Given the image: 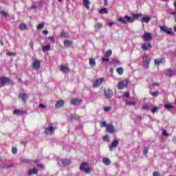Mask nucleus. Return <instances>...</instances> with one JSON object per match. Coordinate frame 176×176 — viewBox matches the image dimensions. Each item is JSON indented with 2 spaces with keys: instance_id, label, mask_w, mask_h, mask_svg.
Masks as SVG:
<instances>
[{
  "instance_id": "f257e3e1",
  "label": "nucleus",
  "mask_w": 176,
  "mask_h": 176,
  "mask_svg": "<svg viewBox=\"0 0 176 176\" xmlns=\"http://www.w3.org/2000/svg\"><path fill=\"white\" fill-rule=\"evenodd\" d=\"M57 130V125L50 124V125L45 128V134L52 135V134H54V131Z\"/></svg>"
},
{
  "instance_id": "f03ea898",
  "label": "nucleus",
  "mask_w": 176,
  "mask_h": 176,
  "mask_svg": "<svg viewBox=\"0 0 176 176\" xmlns=\"http://www.w3.org/2000/svg\"><path fill=\"white\" fill-rule=\"evenodd\" d=\"M118 21H120L122 24L126 25L127 23H134V18L125 15L123 18H118Z\"/></svg>"
},
{
  "instance_id": "7ed1b4c3",
  "label": "nucleus",
  "mask_w": 176,
  "mask_h": 176,
  "mask_svg": "<svg viewBox=\"0 0 176 176\" xmlns=\"http://www.w3.org/2000/svg\"><path fill=\"white\" fill-rule=\"evenodd\" d=\"M0 83L1 86L3 87L6 85H12L13 83V81H12V80H10L8 77H0Z\"/></svg>"
},
{
  "instance_id": "20e7f679",
  "label": "nucleus",
  "mask_w": 176,
  "mask_h": 176,
  "mask_svg": "<svg viewBox=\"0 0 176 176\" xmlns=\"http://www.w3.org/2000/svg\"><path fill=\"white\" fill-rule=\"evenodd\" d=\"M142 60H143L144 68H149V64L151 63V60L149 59V56H148V54H144L142 56Z\"/></svg>"
},
{
  "instance_id": "39448f33",
  "label": "nucleus",
  "mask_w": 176,
  "mask_h": 176,
  "mask_svg": "<svg viewBox=\"0 0 176 176\" xmlns=\"http://www.w3.org/2000/svg\"><path fill=\"white\" fill-rule=\"evenodd\" d=\"M130 81L128 79L122 80L120 81L117 85L118 89L119 90H122V89H124V87H127Z\"/></svg>"
},
{
  "instance_id": "423d86ee",
  "label": "nucleus",
  "mask_w": 176,
  "mask_h": 176,
  "mask_svg": "<svg viewBox=\"0 0 176 176\" xmlns=\"http://www.w3.org/2000/svg\"><path fill=\"white\" fill-rule=\"evenodd\" d=\"M86 166H87V162H82L81 163L79 168L81 171L85 173V174H89L91 173V169L89 167L86 168Z\"/></svg>"
},
{
  "instance_id": "0eeeda50",
  "label": "nucleus",
  "mask_w": 176,
  "mask_h": 176,
  "mask_svg": "<svg viewBox=\"0 0 176 176\" xmlns=\"http://www.w3.org/2000/svg\"><path fill=\"white\" fill-rule=\"evenodd\" d=\"M58 164L61 166L62 167H67V166H69L71 164V160L64 159V160H59L58 161Z\"/></svg>"
},
{
  "instance_id": "6e6552de",
  "label": "nucleus",
  "mask_w": 176,
  "mask_h": 176,
  "mask_svg": "<svg viewBox=\"0 0 176 176\" xmlns=\"http://www.w3.org/2000/svg\"><path fill=\"white\" fill-rule=\"evenodd\" d=\"M104 94L105 98H112V97L113 96V92L109 89H104Z\"/></svg>"
},
{
  "instance_id": "1a4fd4ad",
  "label": "nucleus",
  "mask_w": 176,
  "mask_h": 176,
  "mask_svg": "<svg viewBox=\"0 0 176 176\" xmlns=\"http://www.w3.org/2000/svg\"><path fill=\"white\" fill-rule=\"evenodd\" d=\"M41 67V60L38 59H34L33 63H32V68L33 69H36V71H38Z\"/></svg>"
},
{
  "instance_id": "9d476101",
  "label": "nucleus",
  "mask_w": 176,
  "mask_h": 176,
  "mask_svg": "<svg viewBox=\"0 0 176 176\" xmlns=\"http://www.w3.org/2000/svg\"><path fill=\"white\" fill-rule=\"evenodd\" d=\"M118 145H119V141L118 140H113L109 146V151L112 152V151H113V148H116Z\"/></svg>"
},
{
  "instance_id": "9b49d317",
  "label": "nucleus",
  "mask_w": 176,
  "mask_h": 176,
  "mask_svg": "<svg viewBox=\"0 0 176 176\" xmlns=\"http://www.w3.org/2000/svg\"><path fill=\"white\" fill-rule=\"evenodd\" d=\"M102 82H104V78H97L93 85V87H98V86H100Z\"/></svg>"
},
{
  "instance_id": "f8f14e48",
  "label": "nucleus",
  "mask_w": 176,
  "mask_h": 176,
  "mask_svg": "<svg viewBox=\"0 0 176 176\" xmlns=\"http://www.w3.org/2000/svg\"><path fill=\"white\" fill-rule=\"evenodd\" d=\"M166 63V58H161L160 59H155L154 64L155 65L159 66L160 64H164Z\"/></svg>"
},
{
  "instance_id": "ddd939ff",
  "label": "nucleus",
  "mask_w": 176,
  "mask_h": 176,
  "mask_svg": "<svg viewBox=\"0 0 176 176\" xmlns=\"http://www.w3.org/2000/svg\"><path fill=\"white\" fill-rule=\"evenodd\" d=\"M160 28L162 32H166L168 35H170V34H173L171 29L168 30V28L166 26H160Z\"/></svg>"
},
{
  "instance_id": "4468645a",
  "label": "nucleus",
  "mask_w": 176,
  "mask_h": 176,
  "mask_svg": "<svg viewBox=\"0 0 176 176\" xmlns=\"http://www.w3.org/2000/svg\"><path fill=\"white\" fill-rule=\"evenodd\" d=\"M148 49H152V45L151 43H146L142 45V50L144 51H146Z\"/></svg>"
},
{
  "instance_id": "2eb2a0df",
  "label": "nucleus",
  "mask_w": 176,
  "mask_h": 176,
  "mask_svg": "<svg viewBox=\"0 0 176 176\" xmlns=\"http://www.w3.org/2000/svg\"><path fill=\"white\" fill-rule=\"evenodd\" d=\"M81 103H82V99L75 98V99H72L70 101V104L72 105H78V104H81Z\"/></svg>"
},
{
  "instance_id": "dca6fc26",
  "label": "nucleus",
  "mask_w": 176,
  "mask_h": 176,
  "mask_svg": "<svg viewBox=\"0 0 176 176\" xmlns=\"http://www.w3.org/2000/svg\"><path fill=\"white\" fill-rule=\"evenodd\" d=\"M107 131L110 134H112V133H115V127L112 124H109L107 126Z\"/></svg>"
},
{
  "instance_id": "f3484780",
  "label": "nucleus",
  "mask_w": 176,
  "mask_h": 176,
  "mask_svg": "<svg viewBox=\"0 0 176 176\" xmlns=\"http://www.w3.org/2000/svg\"><path fill=\"white\" fill-rule=\"evenodd\" d=\"M142 38H144V39L148 42L149 41H152V35L151 34V33H145Z\"/></svg>"
},
{
  "instance_id": "a211bd4d",
  "label": "nucleus",
  "mask_w": 176,
  "mask_h": 176,
  "mask_svg": "<svg viewBox=\"0 0 176 176\" xmlns=\"http://www.w3.org/2000/svg\"><path fill=\"white\" fill-rule=\"evenodd\" d=\"M174 74H175V72H174L171 69H167L166 70V76H169V78H171L172 76H173Z\"/></svg>"
},
{
  "instance_id": "6ab92c4d",
  "label": "nucleus",
  "mask_w": 176,
  "mask_h": 176,
  "mask_svg": "<svg viewBox=\"0 0 176 176\" xmlns=\"http://www.w3.org/2000/svg\"><path fill=\"white\" fill-rule=\"evenodd\" d=\"M24 113H25V111L23 109H15L14 111H13V114L14 115H24Z\"/></svg>"
},
{
  "instance_id": "aec40b11",
  "label": "nucleus",
  "mask_w": 176,
  "mask_h": 176,
  "mask_svg": "<svg viewBox=\"0 0 176 176\" xmlns=\"http://www.w3.org/2000/svg\"><path fill=\"white\" fill-rule=\"evenodd\" d=\"M19 98H21L23 102H25L27 101V98H28V96L26 94H20L19 96Z\"/></svg>"
},
{
  "instance_id": "412c9836",
  "label": "nucleus",
  "mask_w": 176,
  "mask_h": 176,
  "mask_svg": "<svg viewBox=\"0 0 176 176\" xmlns=\"http://www.w3.org/2000/svg\"><path fill=\"white\" fill-rule=\"evenodd\" d=\"M72 43H74L73 41H69V40H65L63 42V45L65 47H68L69 46L72 45Z\"/></svg>"
},
{
  "instance_id": "4be33fe9",
  "label": "nucleus",
  "mask_w": 176,
  "mask_h": 176,
  "mask_svg": "<svg viewBox=\"0 0 176 176\" xmlns=\"http://www.w3.org/2000/svg\"><path fill=\"white\" fill-rule=\"evenodd\" d=\"M65 104L64 100H58L56 102L55 107L56 108H61Z\"/></svg>"
},
{
  "instance_id": "5701e85b",
  "label": "nucleus",
  "mask_w": 176,
  "mask_h": 176,
  "mask_svg": "<svg viewBox=\"0 0 176 176\" xmlns=\"http://www.w3.org/2000/svg\"><path fill=\"white\" fill-rule=\"evenodd\" d=\"M60 69L62 72H63V74H65L68 72V71H69V68H68V66L65 65H61Z\"/></svg>"
},
{
  "instance_id": "b1692460",
  "label": "nucleus",
  "mask_w": 176,
  "mask_h": 176,
  "mask_svg": "<svg viewBox=\"0 0 176 176\" xmlns=\"http://www.w3.org/2000/svg\"><path fill=\"white\" fill-rule=\"evenodd\" d=\"M84 6L89 10L90 9V1L89 0H82Z\"/></svg>"
},
{
  "instance_id": "393cba45",
  "label": "nucleus",
  "mask_w": 176,
  "mask_h": 176,
  "mask_svg": "<svg viewBox=\"0 0 176 176\" xmlns=\"http://www.w3.org/2000/svg\"><path fill=\"white\" fill-rule=\"evenodd\" d=\"M102 162L105 166H109V164H111V160L109 158L104 157L102 159Z\"/></svg>"
},
{
  "instance_id": "a878e982",
  "label": "nucleus",
  "mask_w": 176,
  "mask_h": 176,
  "mask_svg": "<svg viewBox=\"0 0 176 176\" xmlns=\"http://www.w3.org/2000/svg\"><path fill=\"white\" fill-rule=\"evenodd\" d=\"M89 65L90 67H96V59L91 58L89 59Z\"/></svg>"
},
{
  "instance_id": "bb28decb",
  "label": "nucleus",
  "mask_w": 176,
  "mask_h": 176,
  "mask_svg": "<svg viewBox=\"0 0 176 176\" xmlns=\"http://www.w3.org/2000/svg\"><path fill=\"white\" fill-rule=\"evenodd\" d=\"M141 21H142V23H148L151 21V18L149 16L143 17V18H142Z\"/></svg>"
},
{
  "instance_id": "cd10ccee",
  "label": "nucleus",
  "mask_w": 176,
  "mask_h": 176,
  "mask_svg": "<svg viewBox=\"0 0 176 176\" xmlns=\"http://www.w3.org/2000/svg\"><path fill=\"white\" fill-rule=\"evenodd\" d=\"M32 174H38L36 168L30 169L28 172V175H32Z\"/></svg>"
},
{
  "instance_id": "c85d7f7f",
  "label": "nucleus",
  "mask_w": 176,
  "mask_h": 176,
  "mask_svg": "<svg viewBox=\"0 0 176 176\" xmlns=\"http://www.w3.org/2000/svg\"><path fill=\"white\" fill-rule=\"evenodd\" d=\"M21 163H22L23 164H29V163H31V160L23 158V159H21Z\"/></svg>"
},
{
  "instance_id": "c756f323",
  "label": "nucleus",
  "mask_w": 176,
  "mask_h": 176,
  "mask_svg": "<svg viewBox=\"0 0 176 176\" xmlns=\"http://www.w3.org/2000/svg\"><path fill=\"white\" fill-rule=\"evenodd\" d=\"M60 36L62 38H69V35L68 34V32H66L64 31L61 32Z\"/></svg>"
},
{
  "instance_id": "7c9ffc66",
  "label": "nucleus",
  "mask_w": 176,
  "mask_h": 176,
  "mask_svg": "<svg viewBox=\"0 0 176 176\" xmlns=\"http://www.w3.org/2000/svg\"><path fill=\"white\" fill-rule=\"evenodd\" d=\"M132 19H134V20H137V19H140V17H142V14H133Z\"/></svg>"
},
{
  "instance_id": "2f4dec72",
  "label": "nucleus",
  "mask_w": 176,
  "mask_h": 176,
  "mask_svg": "<svg viewBox=\"0 0 176 176\" xmlns=\"http://www.w3.org/2000/svg\"><path fill=\"white\" fill-rule=\"evenodd\" d=\"M70 119L71 120H76L77 119H79V116L76 114H72L70 115Z\"/></svg>"
},
{
  "instance_id": "473e14b6",
  "label": "nucleus",
  "mask_w": 176,
  "mask_h": 176,
  "mask_svg": "<svg viewBox=\"0 0 176 176\" xmlns=\"http://www.w3.org/2000/svg\"><path fill=\"white\" fill-rule=\"evenodd\" d=\"M112 56V50H109L108 51H107L104 54V57H111Z\"/></svg>"
},
{
  "instance_id": "72a5a7b5",
  "label": "nucleus",
  "mask_w": 176,
  "mask_h": 176,
  "mask_svg": "<svg viewBox=\"0 0 176 176\" xmlns=\"http://www.w3.org/2000/svg\"><path fill=\"white\" fill-rule=\"evenodd\" d=\"M95 30H100V28H102V24L101 23H97L94 25Z\"/></svg>"
},
{
  "instance_id": "f704fd0d",
  "label": "nucleus",
  "mask_w": 176,
  "mask_h": 176,
  "mask_svg": "<svg viewBox=\"0 0 176 176\" xmlns=\"http://www.w3.org/2000/svg\"><path fill=\"white\" fill-rule=\"evenodd\" d=\"M42 50L43 52H49V50H50V45L43 46Z\"/></svg>"
},
{
  "instance_id": "c9c22d12",
  "label": "nucleus",
  "mask_w": 176,
  "mask_h": 176,
  "mask_svg": "<svg viewBox=\"0 0 176 176\" xmlns=\"http://www.w3.org/2000/svg\"><path fill=\"white\" fill-rule=\"evenodd\" d=\"M124 72V69H123V67H118L117 69V72L118 75H123Z\"/></svg>"
},
{
  "instance_id": "e433bc0d",
  "label": "nucleus",
  "mask_w": 176,
  "mask_h": 176,
  "mask_svg": "<svg viewBox=\"0 0 176 176\" xmlns=\"http://www.w3.org/2000/svg\"><path fill=\"white\" fill-rule=\"evenodd\" d=\"M19 30H21V31L24 30H27V25H25V23H22L19 25Z\"/></svg>"
},
{
  "instance_id": "4c0bfd02",
  "label": "nucleus",
  "mask_w": 176,
  "mask_h": 176,
  "mask_svg": "<svg viewBox=\"0 0 176 176\" xmlns=\"http://www.w3.org/2000/svg\"><path fill=\"white\" fill-rule=\"evenodd\" d=\"M11 167H13V164H4L2 166V168H11Z\"/></svg>"
},
{
  "instance_id": "58836bf2",
  "label": "nucleus",
  "mask_w": 176,
  "mask_h": 176,
  "mask_svg": "<svg viewBox=\"0 0 176 176\" xmlns=\"http://www.w3.org/2000/svg\"><path fill=\"white\" fill-rule=\"evenodd\" d=\"M99 13L103 14L108 13V10L107 8H102L99 10Z\"/></svg>"
},
{
  "instance_id": "ea45409f",
  "label": "nucleus",
  "mask_w": 176,
  "mask_h": 176,
  "mask_svg": "<svg viewBox=\"0 0 176 176\" xmlns=\"http://www.w3.org/2000/svg\"><path fill=\"white\" fill-rule=\"evenodd\" d=\"M162 135H164V137H168L170 135H168V133H167V131L163 129Z\"/></svg>"
},
{
  "instance_id": "a19ab883",
  "label": "nucleus",
  "mask_w": 176,
  "mask_h": 176,
  "mask_svg": "<svg viewBox=\"0 0 176 176\" xmlns=\"http://www.w3.org/2000/svg\"><path fill=\"white\" fill-rule=\"evenodd\" d=\"M150 94L153 96V97H157L159 96L158 91L150 92Z\"/></svg>"
},
{
  "instance_id": "79ce46f5",
  "label": "nucleus",
  "mask_w": 176,
  "mask_h": 176,
  "mask_svg": "<svg viewBox=\"0 0 176 176\" xmlns=\"http://www.w3.org/2000/svg\"><path fill=\"white\" fill-rule=\"evenodd\" d=\"M0 14H1L2 16H3L4 17H8V12H5V11H0Z\"/></svg>"
},
{
  "instance_id": "37998d69",
  "label": "nucleus",
  "mask_w": 176,
  "mask_h": 176,
  "mask_svg": "<svg viewBox=\"0 0 176 176\" xmlns=\"http://www.w3.org/2000/svg\"><path fill=\"white\" fill-rule=\"evenodd\" d=\"M164 108H166V109H171V108H174V106L171 104H165Z\"/></svg>"
},
{
  "instance_id": "c03bdc74",
  "label": "nucleus",
  "mask_w": 176,
  "mask_h": 176,
  "mask_svg": "<svg viewBox=\"0 0 176 176\" xmlns=\"http://www.w3.org/2000/svg\"><path fill=\"white\" fill-rule=\"evenodd\" d=\"M148 151H149V148L145 147L143 151V153H144V155H145V156H146L148 155Z\"/></svg>"
},
{
  "instance_id": "a18cd8bd",
  "label": "nucleus",
  "mask_w": 176,
  "mask_h": 176,
  "mask_svg": "<svg viewBox=\"0 0 176 176\" xmlns=\"http://www.w3.org/2000/svg\"><path fill=\"white\" fill-rule=\"evenodd\" d=\"M152 113H156V112H159V109L157 107H154L151 109Z\"/></svg>"
},
{
  "instance_id": "49530a36",
  "label": "nucleus",
  "mask_w": 176,
  "mask_h": 176,
  "mask_svg": "<svg viewBox=\"0 0 176 176\" xmlns=\"http://www.w3.org/2000/svg\"><path fill=\"white\" fill-rule=\"evenodd\" d=\"M44 26H45V24H43V23L39 24L37 26V30H43Z\"/></svg>"
},
{
  "instance_id": "de8ad7c7",
  "label": "nucleus",
  "mask_w": 176,
  "mask_h": 176,
  "mask_svg": "<svg viewBox=\"0 0 176 176\" xmlns=\"http://www.w3.org/2000/svg\"><path fill=\"white\" fill-rule=\"evenodd\" d=\"M126 104H127L128 105H135V102H130L129 100H126L125 101Z\"/></svg>"
},
{
  "instance_id": "09e8293b",
  "label": "nucleus",
  "mask_w": 176,
  "mask_h": 176,
  "mask_svg": "<svg viewBox=\"0 0 176 176\" xmlns=\"http://www.w3.org/2000/svg\"><path fill=\"white\" fill-rule=\"evenodd\" d=\"M113 64H115L116 65H119V64H120V60H118V59H113Z\"/></svg>"
},
{
  "instance_id": "8fccbe9b",
  "label": "nucleus",
  "mask_w": 176,
  "mask_h": 176,
  "mask_svg": "<svg viewBox=\"0 0 176 176\" xmlns=\"http://www.w3.org/2000/svg\"><path fill=\"white\" fill-rule=\"evenodd\" d=\"M111 109V107H106L104 108V112H109Z\"/></svg>"
},
{
  "instance_id": "3c124183",
  "label": "nucleus",
  "mask_w": 176,
  "mask_h": 176,
  "mask_svg": "<svg viewBox=\"0 0 176 176\" xmlns=\"http://www.w3.org/2000/svg\"><path fill=\"white\" fill-rule=\"evenodd\" d=\"M122 97H126V98H130V94L129 92H125Z\"/></svg>"
},
{
  "instance_id": "603ef678",
  "label": "nucleus",
  "mask_w": 176,
  "mask_h": 176,
  "mask_svg": "<svg viewBox=\"0 0 176 176\" xmlns=\"http://www.w3.org/2000/svg\"><path fill=\"white\" fill-rule=\"evenodd\" d=\"M102 61L103 63H108L109 61V58H108V57H104L103 58H102Z\"/></svg>"
},
{
  "instance_id": "864d4df0",
  "label": "nucleus",
  "mask_w": 176,
  "mask_h": 176,
  "mask_svg": "<svg viewBox=\"0 0 176 176\" xmlns=\"http://www.w3.org/2000/svg\"><path fill=\"white\" fill-rule=\"evenodd\" d=\"M12 152L14 155H16V153H17V148L12 147Z\"/></svg>"
},
{
  "instance_id": "5fc2aeb1",
  "label": "nucleus",
  "mask_w": 176,
  "mask_h": 176,
  "mask_svg": "<svg viewBox=\"0 0 176 176\" xmlns=\"http://www.w3.org/2000/svg\"><path fill=\"white\" fill-rule=\"evenodd\" d=\"M38 107H39L40 108H41V109H46V105H45V104H42V103L39 104H38Z\"/></svg>"
},
{
  "instance_id": "6e6d98bb",
  "label": "nucleus",
  "mask_w": 176,
  "mask_h": 176,
  "mask_svg": "<svg viewBox=\"0 0 176 176\" xmlns=\"http://www.w3.org/2000/svg\"><path fill=\"white\" fill-rule=\"evenodd\" d=\"M103 140L104 141H107V142H109V138L108 137V135H104L103 137Z\"/></svg>"
},
{
  "instance_id": "4d7b16f0",
  "label": "nucleus",
  "mask_w": 176,
  "mask_h": 176,
  "mask_svg": "<svg viewBox=\"0 0 176 176\" xmlns=\"http://www.w3.org/2000/svg\"><path fill=\"white\" fill-rule=\"evenodd\" d=\"M108 125H107V122H102L100 123V126L101 127H107Z\"/></svg>"
},
{
  "instance_id": "13d9d810",
  "label": "nucleus",
  "mask_w": 176,
  "mask_h": 176,
  "mask_svg": "<svg viewBox=\"0 0 176 176\" xmlns=\"http://www.w3.org/2000/svg\"><path fill=\"white\" fill-rule=\"evenodd\" d=\"M48 39L52 41V43H56V40L54 39V36H50V37H48Z\"/></svg>"
},
{
  "instance_id": "bf43d9fd",
  "label": "nucleus",
  "mask_w": 176,
  "mask_h": 176,
  "mask_svg": "<svg viewBox=\"0 0 176 176\" xmlns=\"http://www.w3.org/2000/svg\"><path fill=\"white\" fill-rule=\"evenodd\" d=\"M153 176H160V173L159 172H153Z\"/></svg>"
},
{
  "instance_id": "052dcab7",
  "label": "nucleus",
  "mask_w": 176,
  "mask_h": 176,
  "mask_svg": "<svg viewBox=\"0 0 176 176\" xmlns=\"http://www.w3.org/2000/svg\"><path fill=\"white\" fill-rule=\"evenodd\" d=\"M29 46H30L31 49H34V42L30 41L29 43Z\"/></svg>"
},
{
  "instance_id": "680f3d73",
  "label": "nucleus",
  "mask_w": 176,
  "mask_h": 176,
  "mask_svg": "<svg viewBox=\"0 0 176 176\" xmlns=\"http://www.w3.org/2000/svg\"><path fill=\"white\" fill-rule=\"evenodd\" d=\"M113 24H115V22L110 21V22L108 23V25H109V27H112V25H113Z\"/></svg>"
},
{
  "instance_id": "e2e57ef3",
  "label": "nucleus",
  "mask_w": 176,
  "mask_h": 176,
  "mask_svg": "<svg viewBox=\"0 0 176 176\" xmlns=\"http://www.w3.org/2000/svg\"><path fill=\"white\" fill-rule=\"evenodd\" d=\"M7 56H15V54L13 52H8Z\"/></svg>"
},
{
  "instance_id": "0e129e2a",
  "label": "nucleus",
  "mask_w": 176,
  "mask_h": 176,
  "mask_svg": "<svg viewBox=\"0 0 176 176\" xmlns=\"http://www.w3.org/2000/svg\"><path fill=\"white\" fill-rule=\"evenodd\" d=\"M48 32H47V30H45L43 31V34L44 35H47Z\"/></svg>"
},
{
  "instance_id": "69168bd1",
  "label": "nucleus",
  "mask_w": 176,
  "mask_h": 176,
  "mask_svg": "<svg viewBox=\"0 0 176 176\" xmlns=\"http://www.w3.org/2000/svg\"><path fill=\"white\" fill-rule=\"evenodd\" d=\"M153 86H157V87H159L160 85L158 84V82H153Z\"/></svg>"
},
{
  "instance_id": "338daca9",
  "label": "nucleus",
  "mask_w": 176,
  "mask_h": 176,
  "mask_svg": "<svg viewBox=\"0 0 176 176\" xmlns=\"http://www.w3.org/2000/svg\"><path fill=\"white\" fill-rule=\"evenodd\" d=\"M142 108H143V109H148L149 107L146 105H144L142 107Z\"/></svg>"
},
{
  "instance_id": "774afa93",
  "label": "nucleus",
  "mask_w": 176,
  "mask_h": 176,
  "mask_svg": "<svg viewBox=\"0 0 176 176\" xmlns=\"http://www.w3.org/2000/svg\"><path fill=\"white\" fill-rule=\"evenodd\" d=\"M173 142L175 144H176V138H174L173 139Z\"/></svg>"
}]
</instances>
